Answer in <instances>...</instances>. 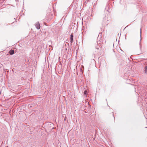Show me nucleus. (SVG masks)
Masks as SVG:
<instances>
[{
	"label": "nucleus",
	"mask_w": 147,
	"mask_h": 147,
	"mask_svg": "<svg viewBox=\"0 0 147 147\" xmlns=\"http://www.w3.org/2000/svg\"><path fill=\"white\" fill-rule=\"evenodd\" d=\"M140 41H141V29H140Z\"/></svg>",
	"instance_id": "39448f33"
},
{
	"label": "nucleus",
	"mask_w": 147,
	"mask_h": 147,
	"mask_svg": "<svg viewBox=\"0 0 147 147\" xmlns=\"http://www.w3.org/2000/svg\"><path fill=\"white\" fill-rule=\"evenodd\" d=\"M144 72L145 73L147 72V66L145 67L144 69Z\"/></svg>",
	"instance_id": "20e7f679"
},
{
	"label": "nucleus",
	"mask_w": 147,
	"mask_h": 147,
	"mask_svg": "<svg viewBox=\"0 0 147 147\" xmlns=\"http://www.w3.org/2000/svg\"><path fill=\"white\" fill-rule=\"evenodd\" d=\"M73 36L72 34L70 35V40L71 43L73 42Z\"/></svg>",
	"instance_id": "f03ea898"
},
{
	"label": "nucleus",
	"mask_w": 147,
	"mask_h": 147,
	"mask_svg": "<svg viewBox=\"0 0 147 147\" xmlns=\"http://www.w3.org/2000/svg\"><path fill=\"white\" fill-rule=\"evenodd\" d=\"M35 26L36 28L37 29H39L40 28V25L38 22L36 23Z\"/></svg>",
	"instance_id": "f257e3e1"
},
{
	"label": "nucleus",
	"mask_w": 147,
	"mask_h": 147,
	"mask_svg": "<svg viewBox=\"0 0 147 147\" xmlns=\"http://www.w3.org/2000/svg\"><path fill=\"white\" fill-rule=\"evenodd\" d=\"M14 51L13 50H11L9 51V53L10 55H12L14 53Z\"/></svg>",
	"instance_id": "7ed1b4c3"
},
{
	"label": "nucleus",
	"mask_w": 147,
	"mask_h": 147,
	"mask_svg": "<svg viewBox=\"0 0 147 147\" xmlns=\"http://www.w3.org/2000/svg\"><path fill=\"white\" fill-rule=\"evenodd\" d=\"M87 92L85 90L84 92V94L86 95L87 94Z\"/></svg>",
	"instance_id": "423d86ee"
}]
</instances>
